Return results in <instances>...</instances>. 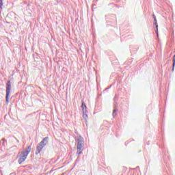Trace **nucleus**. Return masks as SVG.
<instances>
[{
	"mask_svg": "<svg viewBox=\"0 0 175 175\" xmlns=\"http://www.w3.org/2000/svg\"><path fill=\"white\" fill-rule=\"evenodd\" d=\"M11 90H12V83H10V81H8L6 85V96H5V100L7 103H9V95H10Z\"/></svg>",
	"mask_w": 175,
	"mask_h": 175,
	"instance_id": "nucleus-4",
	"label": "nucleus"
},
{
	"mask_svg": "<svg viewBox=\"0 0 175 175\" xmlns=\"http://www.w3.org/2000/svg\"><path fill=\"white\" fill-rule=\"evenodd\" d=\"M154 21H155V25H156V28L157 29H158V23H157V18H154Z\"/></svg>",
	"mask_w": 175,
	"mask_h": 175,
	"instance_id": "nucleus-8",
	"label": "nucleus"
},
{
	"mask_svg": "<svg viewBox=\"0 0 175 175\" xmlns=\"http://www.w3.org/2000/svg\"><path fill=\"white\" fill-rule=\"evenodd\" d=\"M113 113H116V111H113Z\"/></svg>",
	"mask_w": 175,
	"mask_h": 175,
	"instance_id": "nucleus-10",
	"label": "nucleus"
},
{
	"mask_svg": "<svg viewBox=\"0 0 175 175\" xmlns=\"http://www.w3.org/2000/svg\"><path fill=\"white\" fill-rule=\"evenodd\" d=\"M49 143V137H44L41 142L38 144V145L36 147V155H38V154H40V151L43 150L44 148V146H46Z\"/></svg>",
	"mask_w": 175,
	"mask_h": 175,
	"instance_id": "nucleus-2",
	"label": "nucleus"
},
{
	"mask_svg": "<svg viewBox=\"0 0 175 175\" xmlns=\"http://www.w3.org/2000/svg\"><path fill=\"white\" fill-rule=\"evenodd\" d=\"M1 1V2H2V1H3V0H0Z\"/></svg>",
	"mask_w": 175,
	"mask_h": 175,
	"instance_id": "nucleus-9",
	"label": "nucleus"
},
{
	"mask_svg": "<svg viewBox=\"0 0 175 175\" xmlns=\"http://www.w3.org/2000/svg\"><path fill=\"white\" fill-rule=\"evenodd\" d=\"M81 109L83 113H88V111H87V105H85V103H84V101L82 102Z\"/></svg>",
	"mask_w": 175,
	"mask_h": 175,
	"instance_id": "nucleus-5",
	"label": "nucleus"
},
{
	"mask_svg": "<svg viewBox=\"0 0 175 175\" xmlns=\"http://www.w3.org/2000/svg\"><path fill=\"white\" fill-rule=\"evenodd\" d=\"M31 146H27L26 148L21 152L20 158L18 159V163L21 165L23 162H25L28 157V154L31 152Z\"/></svg>",
	"mask_w": 175,
	"mask_h": 175,
	"instance_id": "nucleus-1",
	"label": "nucleus"
},
{
	"mask_svg": "<svg viewBox=\"0 0 175 175\" xmlns=\"http://www.w3.org/2000/svg\"><path fill=\"white\" fill-rule=\"evenodd\" d=\"M83 118L85 120V122L88 121V112H83Z\"/></svg>",
	"mask_w": 175,
	"mask_h": 175,
	"instance_id": "nucleus-6",
	"label": "nucleus"
},
{
	"mask_svg": "<svg viewBox=\"0 0 175 175\" xmlns=\"http://www.w3.org/2000/svg\"><path fill=\"white\" fill-rule=\"evenodd\" d=\"M172 70H174V66H175V55L173 56V59H172Z\"/></svg>",
	"mask_w": 175,
	"mask_h": 175,
	"instance_id": "nucleus-7",
	"label": "nucleus"
},
{
	"mask_svg": "<svg viewBox=\"0 0 175 175\" xmlns=\"http://www.w3.org/2000/svg\"><path fill=\"white\" fill-rule=\"evenodd\" d=\"M83 147H84V139L83 137H79L78 139V144L77 146V154H81L83 151Z\"/></svg>",
	"mask_w": 175,
	"mask_h": 175,
	"instance_id": "nucleus-3",
	"label": "nucleus"
}]
</instances>
